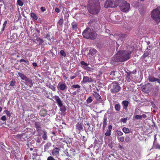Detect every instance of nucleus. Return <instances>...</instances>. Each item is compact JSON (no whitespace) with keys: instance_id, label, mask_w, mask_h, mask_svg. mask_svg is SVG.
<instances>
[{"instance_id":"1","label":"nucleus","mask_w":160,"mask_h":160,"mask_svg":"<svg viewBox=\"0 0 160 160\" xmlns=\"http://www.w3.org/2000/svg\"><path fill=\"white\" fill-rule=\"evenodd\" d=\"M88 9L89 12L93 14H97L100 9L98 0H89Z\"/></svg>"},{"instance_id":"2","label":"nucleus","mask_w":160,"mask_h":160,"mask_svg":"<svg viewBox=\"0 0 160 160\" xmlns=\"http://www.w3.org/2000/svg\"><path fill=\"white\" fill-rule=\"evenodd\" d=\"M82 35L85 38L92 40L96 38L97 34L93 29L87 28L83 32Z\"/></svg>"},{"instance_id":"3","label":"nucleus","mask_w":160,"mask_h":160,"mask_svg":"<svg viewBox=\"0 0 160 160\" xmlns=\"http://www.w3.org/2000/svg\"><path fill=\"white\" fill-rule=\"evenodd\" d=\"M18 75L21 79L24 81V82L28 86L27 88L28 90H30L33 86V83L32 80L28 78L24 74L20 72H18Z\"/></svg>"},{"instance_id":"4","label":"nucleus","mask_w":160,"mask_h":160,"mask_svg":"<svg viewBox=\"0 0 160 160\" xmlns=\"http://www.w3.org/2000/svg\"><path fill=\"white\" fill-rule=\"evenodd\" d=\"M152 18L158 24L160 22V11L158 8L154 9L151 13Z\"/></svg>"},{"instance_id":"5","label":"nucleus","mask_w":160,"mask_h":160,"mask_svg":"<svg viewBox=\"0 0 160 160\" xmlns=\"http://www.w3.org/2000/svg\"><path fill=\"white\" fill-rule=\"evenodd\" d=\"M119 2V5L121 11L123 12H128L130 8V4L122 0H120Z\"/></svg>"},{"instance_id":"6","label":"nucleus","mask_w":160,"mask_h":160,"mask_svg":"<svg viewBox=\"0 0 160 160\" xmlns=\"http://www.w3.org/2000/svg\"><path fill=\"white\" fill-rule=\"evenodd\" d=\"M110 86L111 87V92L112 93L118 92L121 89L119 84L116 81L113 82Z\"/></svg>"},{"instance_id":"7","label":"nucleus","mask_w":160,"mask_h":160,"mask_svg":"<svg viewBox=\"0 0 160 160\" xmlns=\"http://www.w3.org/2000/svg\"><path fill=\"white\" fill-rule=\"evenodd\" d=\"M121 52V57L122 59L123 62L129 59L130 58V55L131 54V52L128 50L120 51Z\"/></svg>"},{"instance_id":"8","label":"nucleus","mask_w":160,"mask_h":160,"mask_svg":"<svg viewBox=\"0 0 160 160\" xmlns=\"http://www.w3.org/2000/svg\"><path fill=\"white\" fill-rule=\"evenodd\" d=\"M152 88V85L149 83L143 85L141 88L142 91L147 93L150 92Z\"/></svg>"},{"instance_id":"9","label":"nucleus","mask_w":160,"mask_h":160,"mask_svg":"<svg viewBox=\"0 0 160 160\" xmlns=\"http://www.w3.org/2000/svg\"><path fill=\"white\" fill-rule=\"evenodd\" d=\"M121 56V52L119 51L117 53L115 56L112 58V61L117 62H123Z\"/></svg>"},{"instance_id":"10","label":"nucleus","mask_w":160,"mask_h":160,"mask_svg":"<svg viewBox=\"0 0 160 160\" xmlns=\"http://www.w3.org/2000/svg\"><path fill=\"white\" fill-rule=\"evenodd\" d=\"M118 5L113 3L111 0H107L104 4V7L105 8L109 7L115 8L117 7Z\"/></svg>"},{"instance_id":"11","label":"nucleus","mask_w":160,"mask_h":160,"mask_svg":"<svg viewBox=\"0 0 160 160\" xmlns=\"http://www.w3.org/2000/svg\"><path fill=\"white\" fill-rule=\"evenodd\" d=\"M35 125L37 131L38 132V135L40 136H41L42 130L41 129L40 123L38 122H36L35 123Z\"/></svg>"},{"instance_id":"12","label":"nucleus","mask_w":160,"mask_h":160,"mask_svg":"<svg viewBox=\"0 0 160 160\" xmlns=\"http://www.w3.org/2000/svg\"><path fill=\"white\" fill-rule=\"evenodd\" d=\"M57 88L59 90L64 91L67 89V87L65 83H63L62 82H60L58 85Z\"/></svg>"},{"instance_id":"13","label":"nucleus","mask_w":160,"mask_h":160,"mask_svg":"<svg viewBox=\"0 0 160 160\" xmlns=\"http://www.w3.org/2000/svg\"><path fill=\"white\" fill-rule=\"evenodd\" d=\"M60 148H55L52 150V153L53 156L57 157L59 155Z\"/></svg>"},{"instance_id":"14","label":"nucleus","mask_w":160,"mask_h":160,"mask_svg":"<svg viewBox=\"0 0 160 160\" xmlns=\"http://www.w3.org/2000/svg\"><path fill=\"white\" fill-rule=\"evenodd\" d=\"M82 81L84 83L93 82L94 80L92 78L88 76H84Z\"/></svg>"},{"instance_id":"15","label":"nucleus","mask_w":160,"mask_h":160,"mask_svg":"<svg viewBox=\"0 0 160 160\" xmlns=\"http://www.w3.org/2000/svg\"><path fill=\"white\" fill-rule=\"evenodd\" d=\"M97 52V50L95 49L94 48H91L89 50L88 54L90 57L94 56Z\"/></svg>"},{"instance_id":"16","label":"nucleus","mask_w":160,"mask_h":160,"mask_svg":"<svg viewBox=\"0 0 160 160\" xmlns=\"http://www.w3.org/2000/svg\"><path fill=\"white\" fill-rule=\"evenodd\" d=\"M149 54V53L147 51L145 52L142 56L141 57V59L145 62H147V60H146V58H149V57L148 56Z\"/></svg>"},{"instance_id":"17","label":"nucleus","mask_w":160,"mask_h":160,"mask_svg":"<svg viewBox=\"0 0 160 160\" xmlns=\"http://www.w3.org/2000/svg\"><path fill=\"white\" fill-rule=\"evenodd\" d=\"M72 29L75 31H76L78 28V24L75 22H72Z\"/></svg>"},{"instance_id":"18","label":"nucleus","mask_w":160,"mask_h":160,"mask_svg":"<svg viewBox=\"0 0 160 160\" xmlns=\"http://www.w3.org/2000/svg\"><path fill=\"white\" fill-rule=\"evenodd\" d=\"M112 129V127L111 125H109L108 126V129L107 130L105 134L106 136H109L111 135V130Z\"/></svg>"},{"instance_id":"19","label":"nucleus","mask_w":160,"mask_h":160,"mask_svg":"<svg viewBox=\"0 0 160 160\" xmlns=\"http://www.w3.org/2000/svg\"><path fill=\"white\" fill-rule=\"evenodd\" d=\"M52 144L50 142H48L44 146V152H46L49 148L51 146Z\"/></svg>"},{"instance_id":"20","label":"nucleus","mask_w":160,"mask_h":160,"mask_svg":"<svg viewBox=\"0 0 160 160\" xmlns=\"http://www.w3.org/2000/svg\"><path fill=\"white\" fill-rule=\"evenodd\" d=\"M127 75L126 76V79L128 82H130L131 80V72H126Z\"/></svg>"},{"instance_id":"21","label":"nucleus","mask_w":160,"mask_h":160,"mask_svg":"<svg viewBox=\"0 0 160 160\" xmlns=\"http://www.w3.org/2000/svg\"><path fill=\"white\" fill-rule=\"evenodd\" d=\"M93 96L97 100L102 99L101 96L99 95V93H98L96 92H94L93 93Z\"/></svg>"},{"instance_id":"22","label":"nucleus","mask_w":160,"mask_h":160,"mask_svg":"<svg viewBox=\"0 0 160 160\" xmlns=\"http://www.w3.org/2000/svg\"><path fill=\"white\" fill-rule=\"evenodd\" d=\"M76 128L78 129L79 131H81L83 130V128L82 126V124L78 123L76 125Z\"/></svg>"},{"instance_id":"23","label":"nucleus","mask_w":160,"mask_h":160,"mask_svg":"<svg viewBox=\"0 0 160 160\" xmlns=\"http://www.w3.org/2000/svg\"><path fill=\"white\" fill-rule=\"evenodd\" d=\"M83 68L88 72H92L94 69L92 68H91L88 66H83Z\"/></svg>"},{"instance_id":"24","label":"nucleus","mask_w":160,"mask_h":160,"mask_svg":"<svg viewBox=\"0 0 160 160\" xmlns=\"http://www.w3.org/2000/svg\"><path fill=\"white\" fill-rule=\"evenodd\" d=\"M40 115L42 117H44L47 114V111L44 109H42L40 112Z\"/></svg>"},{"instance_id":"25","label":"nucleus","mask_w":160,"mask_h":160,"mask_svg":"<svg viewBox=\"0 0 160 160\" xmlns=\"http://www.w3.org/2000/svg\"><path fill=\"white\" fill-rule=\"evenodd\" d=\"M31 17L34 20H37L38 19V17L36 14L34 12H32L30 14Z\"/></svg>"},{"instance_id":"26","label":"nucleus","mask_w":160,"mask_h":160,"mask_svg":"<svg viewBox=\"0 0 160 160\" xmlns=\"http://www.w3.org/2000/svg\"><path fill=\"white\" fill-rule=\"evenodd\" d=\"M36 40L38 42L39 44H42L44 42V41L43 39H41L39 37H38L36 39Z\"/></svg>"},{"instance_id":"27","label":"nucleus","mask_w":160,"mask_h":160,"mask_svg":"<svg viewBox=\"0 0 160 160\" xmlns=\"http://www.w3.org/2000/svg\"><path fill=\"white\" fill-rule=\"evenodd\" d=\"M122 104L125 107L124 108L125 109L127 108L128 105V101H123Z\"/></svg>"},{"instance_id":"28","label":"nucleus","mask_w":160,"mask_h":160,"mask_svg":"<svg viewBox=\"0 0 160 160\" xmlns=\"http://www.w3.org/2000/svg\"><path fill=\"white\" fill-rule=\"evenodd\" d=\"M107 119L106 118H104L103 119V129H104L105 127L107 125Z\"/></svg>"},{"instance_id":"29","label":"nucleus","mask_w":160,"mask_h":160,"mask_svg":"<svg viewBox=\"0 0 160 160\" xmlns=\"http://www.w3.org/2000/svg\"><path fill=\"white\" fill-rule=\"evenodd\" d=\"M156 78L150 76L148 77V80L151 82L156 81Z\"/></svg>"},{"instance_id":"30","label":"nucleus","mask_w":160,"mask_h":160,"mask_svg":"<svg viewBox=\"0 0 160 160\" xmlns=\"http://www.w3.org/2000/svg\"><path fill=\"white\" fill-rule=\"evenodd\" d=\"M19 62L20 63H22V62H24L26 63L28 65L29 64V61L27 59L25 60L23 59H20V60Z\"/></svg>"},{"instance_id":"31","label":"nucleus","mask_w":160,"mask_h":160,"mask_svg":"<svg viewBox=\"0 0 160 160\" xmlns=\"http://www.w3.org/2000/svg\"><path fill=\"white\" fill-rule=\"evenodd\" d=\"M123 131L126 133H128L130 131L128 128L124 127L122 129Z\"/></svg>"},{"instance_id":"32","label":"nucleus","mask_w":160,"mask_h":160,"mask_svg":"<svg viewBox=\"0 0 160 160\" xmlns=\"http://www.w3.org/2000/svg\"><path fill=\"white\" fill-rule=\"evenodd\" d=\"M48 87L53 91H55L56 90V88L55 86L52 85L51 84H49L48 85Z\"/></svg>"},{"instance_id":"33","label":"nucleus","mask_w":160,"mask_h":160,"mask_svg":"<svg viewBox=\"0 0 160 160\" xmlns=\"http://www.w3.org/2000/svg\"><path fill=\"white\" fill-rule=\"evenodd\" d=\"M44 133V134L42 136V138L44 140H46L47 138V133L45 131H42V132Z\"/></svg>"},{"instance_id":"34","label":"nucleus","mask_w":160,"mask_h":160,"mask_svg":"<svg viewBox=\"0 0 160 160\" xmlns=\"http://www.w3.org/2000/svg\"><path fill=\"white\" fill-rule=\"evenodd\" d=\"M115 108L117 111L119 110L120 108V106L119 104H116L115 106Z\"/></svg>"},{"instance_id":"35","label":"nucleus","mask_w":160,"mask_h":160,"mask_svg":"<svg viewBox=\"0 0 160 160\" xmlns=\"http://www.w3.org/2000/svg\"><path fill=\"white\" fill-rule=\"evenodd\" d=\"M60 55L62 56H63L64 57H66V54L64 52V51L63 50H61L60 51Z\"/></svg>"},{"instance_id":"36","label":"nucleus","mask_w":160,"mask_h":160,"mask_svg":"<svg viewBox=\"0 0 160 160\" xmlns=\"http://www.w3.org/2000/svg\"><path fill=\"white\" fill-rule=\"evenodd\" d=\"M63 23V18L60 19L58 21V24L59 26H62Z\"/></svg>"},{"instance_id":"37","label":"nucleus","mask_w":160,"mask_h":160,"mask_svg":"<svg viewBox=\"0 0 160 160\" xmlns=\"http://www.w3.org/2000/svg\"><path fill=\"white\" fill-rule=\"evenodd\" d=\"M118 139L119 141L121 142H123L124 140V137H118Z\"/></svg>"},{"instance_id":"38","label":"nucleus","mask_w":160,"mask_h":160,"mask_svg":"<svg viewBox=\"0 0 160 160\" xmlns=\"http://www.w3.org/2000/svg\"><path fill=\"white\" fill-rule=\"evenodd\" d=\"M16 81L15 80H12L10 82V86L14 87L15 86Z\"/></svg>"},{"instance_id":"39","label":"nucleus","mask_w":160,"mask_h":160,"mask_svg":"<svg viewBox=\"0 0 160 160\" xmlns=\"http://www.w3.org/2000/svg\"><path fill=\"white\" fill-rule=\"evenodd\" d=\"M154 148L155 149L160 150V145L158 144H156L154 145Z\"/></svg>"},{"instance_id":"40","label":"nucleus","mask_w":160,"mask_h":160,"mask_svg":"<svg viewBox=\"0 0 160 160\" xmlns=\"http://www.w3.org/2000/svg\"><path fill=\"white\" fill-rule=\"evenodd\" d=\"M7 23V21H6L4 22V23L3 24L2 28V29L1 30L2 32H3L4 31V30L5 29V27H6Z\"/></svg>"},{"instance_id":"41","label":"nucleus","mask_w":160,"mask_h":160,"mask_svg":"<svg viewBox=\"0 0 160 160\" xmlns=\"http://www.w3.org/2000/svg\"><path fill=\"white\" fill-rule=\"evenodd\" d=\"M17 3L19 6H22L23 4V3L21 0H18L17 1Z\"/></svg>"},{"instance_id":"42","label":"nucleus","mask_w":160,"mask_h":160,"mask_svg":"<svg viewBox=\"0 0 160 160\" xmlns=\"http://www.w3.org/2000/svg\"><path fill=\"white\" fill-rule=\"evenodd\" d=\"M80 63L82 65H83V66H87L89 65L88 63H86L84 61H82L80 62Z\"/></svg>"},{"instance_id":"43","label":"nucleus","mask_w":160,"mask_h":160,"mask_svg":"<svg viewBox=\"0 0 160 160\" xmlns=\"http://www.w3.org/2000/svg\"><path fill=\"white\" fill-rule=\"evenodd\" d=\"M72 87L75 88H80V86L78 84L73 85Z\"/></svg>"},{"instance_id":"44","label":"nucleus","mask_w":160,"mask_h":160,"mask_svg":"<svg viewBox=\"0 0 160 160\" xmlns=\"http://www.w3.org/2000/svg\"><path fill=\"white\" fill-rule=\"evenodd\" d=\"M117 134L119 136H122L123 134V133L121 131L117 130L116 131Z\"/></svg>"},{"instance_id":"45","label":"nucleus","mask_w":160,"mask_h":160,"mask_svg":"<svg viewBox=\"0 0 160 160\" xmlns=\"http://www.w3.org/2000/svg\"><path fill=\"white\" fill-rule=\"evenodd\" d=\"M58 104L60 107H61L63 105L61 101H57Z\"/></svg>"},{"instance_id":"46","label":"nucleus","mask_w":160,"mask_h":160,"mask_svg":"<svg viewBox=\"0 0 160 160\" xmlns=\"http://www.w3.org/2000/svg\"><path fill=\"white\" fill-rule=\"evenodd\" d=\"M130 140V138L128 136H126L125 139V142H129Z\"/></svg>"},{"instance_id":"47","label":"nucleus","mask_w":160,"mask_h":160,"mask_svg":"<svg viewBox=\"0 0 160 160\" xmlns=\"http://www.w3.org/2000/svg\"><path fill=\"white\" fill-rule=\"evenodd\" d=\"M135 118L137 119H141V116L139 115H136L135 116Z\"/></svg>"},{"instance_id":"48","label":"nucleus","mask_w":160,"mask_h":160,"mask_svg":"<svg viewBox=\"0 0 160 160\" xmlns=\"http://www.w3.org/2000/svg\"><path fill=\"white\" fill-rule=\"evenodd\" d=\"M4 112L8 116H10V113L7 110H5L4 111Z\"/></svg>"},{"instance_id":"49","label":"nucleus","mask_w":160,"mask_h":160,"mask_svg":"<svg viewBox=\"0 0 160 160\" xmlns=\"http://www.w3.org/2000/svg\"><path fill=\"white\" fill-rule=\"evenodd\" d=\"M53 98L55 100H60L58 96H55Z\"/></svg>"},{"instance_id":"50","label":"nucleus","mask_w":160,"mask_h":160,"mask_svg":"<svg viewBox=\"0 0 160 160\" xmlns=\"http://www.w3.org/2000/svg\"><path fill=\"white\" fill-rule=\"evenodd\" d=\"M55 11L57 13H59L60 12V10L58 8H55Z\"/></svg>"},{"instance_id":"51","label":"nucleus","mask_w":160,"mask_h":160,"mask_svg":"<svg viewBox=\"0 0 160 160\" xmlns=\"http://www.w3.org/2000/svg\"><path fill=\"white\" fill-rule=\"evenodd\" d=\"M1 119L2 120V121H6V117L5 116H2L1 118Z\"/></svg>"},{"instance_id":"52","label":"nucleus","mask_w":160,"mask_h":160,"mask_svg":"<svg viewBox=\"0 0 160 160\" xmlns=\"http://www.w3.org/2000/svg\"><path fill=\"white\" fill-rule=\"evenodd\" d=\"M121 121L122 122H123L124 123H125L126 122L127 119L126 118H122L121 120Z\"/></svg>"},{"instance_id":"53","label":"nucleus","mask_w":160,"mask_h":160,"mask_svg":"<svg viewBox=\"0 0 160 160\" xmlns=\"http://www.w3.org/2000/svg\"><path fill=\"white\" fill-rule=\"evenodd\" d=\"M40 8H41V11L42 12H44L45 11V8L44 7H41Z\"/></svg>"},{"instance_id":"54","label":"nucleus","mask_w":160,"mask_h":160,"mask_svg":"<svg viewBox=\"0 0 160 160\" xmlns=\"http://www.w3.org/2000/svg\"><path fill=\"white\" fill-rule=\"evenodd\" d=\"M32 65L34 68H35L37 66V64L36 62H33L32 63Z\"/></svg>"},{"instance_id":"55","label":"nucleus","mask_w":160,"mask_h":160,"mask_svg":"<svg viewBox=\"0 0 160 160\" xmlns=\"http://www.w3.org/2000/svg\"><path fill=\"white\" fill-rule=\"evenodd\" d=\"M141 116L142 119V118H145L147 117V116L145 114H142V115H141Z\"/></svg>"},{"instance_id":"56","label":"nucleus","mask_w":160,"mask_h":160,"mask_svg":"<svg viewBox=\"0 0 160 160\" xmlns=\"http://www.w3.org/2000/svg\"><path fill=\"white\" fill-rule=\"evenodd\" d=\"M66 110V109L64 108H61V111L62 112H65Z\"/></svg>"},{"instance_id":"57","label":"nucleus","mask_w":160,"mask_h":160,"mask_svg":"<svg viewBox=\"0 0 160 160\" xmlns=\"http://www.w3.org/2000/svg\"><path fill=\"white\" fill-rule=\"evenodd\" d=\"M88 129L89 130V131H91L92 132H93V129H91L90 127V128H89V127H88Z\"/></svg>"},{"instance_id":"58","label":"nucleus","mask_w":160,"mask_h":160,"mask_svg":"<svg viewBox=\"0 0 160 160\" xmlns=\"http://www.w3.org/2000/svg\"><path fill=\"white\" fill-rule=\"evenodd\" d=\"M76 77V76H72V77H71L70 78L71 79H74Z\"/></svg>"},{"instance_id":"59","label":"nucleus","mask_w":160,"mask_h":160,"mask_svg":"<svg viewBox=\"0 0 160 160\" xmlns=\"http://www.w3.org/2000/svg\"><path fill=\"white\" fill-rule=\"evenodd\" d=\"M157 81V82L158 83H159L160 84V80L158 79V78H156V81Z\"/></svg>"},{"instance_id":"60","label":"nucleus","mask_w":160,"mask_h":160,"mask_svg":"<svg viewBox=\"0 0 160 160\" xmlns=\"http://www.w3.org/2000/svg\"><path fill=\"white\" fill-rule=\"evenodd\" d=\"M118 148H120V149H122V148H123V147L122 146H121V145H119V146H118Z\"/></svg>"},{"instance_id":"61","label":"nucleus","mask_w":160,"mask_h":160,"mask_svg":"<svg viewBox=\"0 0 160 160\" xmlns=\"http://www.w3.org/2000/svg\"><path fill=\"white\" fill-rule=\"evenodd\" d=\"M65 154H66V155L68 156H69V153L68 152L66 151V152H65Z\"/></svg>"},{"instance_id":"62","label":"nucleus","mask_w":160,"mask_h":160,"mask_svg":"<svg viewBox=\"0 0 160 160\" xmlns=\"http://www.w3.org/2000/svg\"><path fill=\"white\" fill-rule=\"evenodd\" d=\"M87 100H92V98L90 97H89Z\"/></svg>"},{"instance_id":"63","label":"nucleus","mask_w":160,"mask_h":160,"mask_svg":"<svg viewBox=\"0 0 160 160\" xmlns=\"http://www.w3.org/2000/svg\"><path fill=\"white\" fill-rule=\"evenodd\" d=\"M87 101V103H90L92 101Z\"/></svg>"},{"instance_id":"64","label":"nucleus","mask_w":160,"mask_h":160,"mask_svg":"<svg viewBox=\"0 0 160 160\" xmlns=\"http://www.w3.org/2000/svg\"><path fill=\"white\" fill-rule=\"evenodd\" d=\"M63 78L65 79H67V77H66V76L65 75L63 76Z\"/></svg>"}]
</instances>
